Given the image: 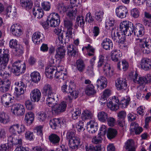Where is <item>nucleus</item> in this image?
<instances>
[{
    "label": "nucleus",
    "instance_id": "1",
    "mask_svg": "<svg viewBox=\"0 0 151 151\" xmlns=\"http://www.w3.org/2000/svg\"><path fill=\"white\" fill-rule=\"evenodd\" d=\"M9 59V51L7 50L0 49V75L4 79L0 85V91L5 93L8 91L11 86V82L6 79L9 74L5 70Z\"/></svg>",
    "mask_w": 151,
    "mask_h": 151
},
{
    "label": "nucleus",
    "instance_id": "2",
    "mask_svg": "<svg viewBox=\"0 0 151 151\" xmlns=\"http://www.w3.org/2000/svg\"><path fill=\"white\" fill-rule=\"evenodd\" d=\"M119 28L120 31L123 32L124 35L129 36L133 33L134 27L131 22L124 21L120 23Z\"/></svg>",
    "mask_w": 151,
    "mask_h": 151
},
{
    "label": "nucleus",
    "instance_id": "3",
    "mask_svg": "<svg viewBox=\"0 0 151 151\" xmlns=\"http://www.w3.org/2000/svg\"><path fill=\"white\" fill-rule=\"evenodd\" d=\"M26 68L24 62L18 61L14 62L12 65V70L13 73L16 76H19L24 73Z\"/></svg>",
    "mask_w": 151,
    "mask_h": 151
},
{
    "label": "nucleus",
    "instance_id": "4",
    "mask_svg": "<svg viewBox=\"0 0 151 151\" xmlns=\"http://www.w3.org/2000/svg\"><path fill=\"white\" fill-rule=\"evenodd\" d=\"M62 36L58 37L56 41V45L59 46L56 50V53L55 57L56 58H62L64 57L65 55V50L63 46V44L62 42Z\"/></svg>",
    "mask_w": 151,
    "mask_h": 151
},
{
    "label": "nucleus",
    "instance_id": "5",
    "mask_svg": "<svg viewBox=\"0 0 151 151\" xmlns=\"http://www.w3.org/2000/svg\"><path fill=\"white\" fill-rule=\"evenodd\" d=\"M15 85L17 87L15 88V93L17 97L23 94L26 91V86L22 81H17L15 83Z\"/></svg>",
    "mask_w": 151,
    "mask_h": 151
},
{
    "label": "nucleus",
    "instance_id": "6",
    "mask_svg": "<svg viewBox=\"0 0 151 151\" xmlns=\"http://www.w3.org/2000/svg\"><path fill=\"white\" fill-rule=\"evenodd\" d=\"M142 41L144 43L141 46L142 50L144 53H150L151 52V40L149 38H146Z\"/></svg>",
    "mask_w": 151,
    "mask_h": 151
},
{
    "label": "nucleus",
    "instance_id": "7",
    "mask_svg": "<svg viewBox=\"0 0 151 151\" xmlns=\"http://www.w3.org/2000/svg\"><path fill=\"white\" fill-rule=\"evenodd\" d=\"M50 19L49 22L51 27H56L60 24V17L58 14L57 13H53L50 16Z\"/></svg>",
    "mask_w": 151,
    "mask_h": 151
},
{
    "label": "nucleus",
    "instance_id": "8",
    "mask_svg": "<svg viewBox=\"0 0 151 151\" xmlns=\"http://www.w3.org/2000/svg\"><path fill=\"white\" fill-rule=\"evenodd\" d=\"M12 113L17 116L23 115L25 113V109L24 106L20 104H16L13 106Z\"/></svg>",
    "mask_w": 151,
    "mask_h": 151
},
{
    "label": "nucleus",
    "instance_id": "9",
    "mask_svg": "<svg viewBox=\"0 0 151 151\" xmlns=\"http://www.w3.org/2000/svg\"><path fill=\"white\" fill-rule=\"evenodd\" d=\"M115 12L117 16L122 19L126 17L128 11L126 7L123 6H120L116 8Z\"/></svg>",
    "mask_w": 151,
    "mask_h": 151
},
{
    "label": "nucleus",
    "instance_id": "10",
    "mask_svg": "<svg viewBox=\"0 0 151 151\" xmlns=\"http://www.w3.org/2000/svg\"><path fill=\"white\" fill-rule=\"evenodd\" d=\"M46 99V104L50 107H52L58 101V95L56 93L52 94L50 96H48Z\"/></svg>",
    "mask_w": 151,
    "mask_h": 151
},
{
    "label": "nucleus",
    "instance_id": "11",
    "mask_svg": "<svg viewBox=\"0 0 151 151\" xmlns=\"http://www.w3.org/2000/svg\"><path fill=\"white\" fill-rule=\"evenodd\" d=\"M13 97L10 94L6 93L3 94L1 98V101L6 106L10 105L14 101Z\"/></svg>",
    "mask_w": 151,
    "mask_h": 151
},
{
    "label": "nucleus",
    "instance_id": "12",
    "mask_svg": "<svg viewBox=\"0 0 151 151\" xmlns=\"http://www.w3.org/2000/svg\"><path fill=\"white\" fill-rule=\"evenodd\" d=\"M11 31L15 36H19L22 34V27L19 24H14L11 27Z\"/></svg>",
    "mask_w": 151,
    "mask_h": 151
},
{
    "label": "nucleus",
    "instance_id": "13",
    "mask_svg": "<svg viewBox=\"0 0 151 151\" xmlns=\"http://www.w3.org/2000/svg\"><path fill=\"white\" fill-rule=\"evenodd\" d=\"M140 65L143 70H149L151 68V60L148 58H143L141 60Z\"/></svg>",
    "mask_w": 151,
    "mask_h": 151
},
{
    "label": "nucleus",
    "instance_id": "14",
    "mask_svg": "<svg viewBox=\"0 0 151 151\" xmlns=\"http://www.w3.org/2000/svg\"><path fill=\"white\" fill-rule=\"evenodd\" d=\"M116 86L118 90L123 91L126 90L127 86L126 80L120 78L118 79L116 82Z\"/></svg>",
    "mask_w": 151,
    "mask_h": 151
},
{
    "label": "nucleus",
    "instance_id": "15",
    "mask_svg": "<svg viewBox=\"0 0 151 151\" xmlns=\"http://www.w3.org/2000/svg\"><path fill=\"white\" fill-rule=\"evenodd\" d=\"M81 142V141L80 138L76 136L69 142L68 145L69 147L72 149L76 150L78 149Z\"/></svg>",
    "mask_w": 151,
    "mask_h": 151
},
{
    "label": "nucleus",
    "instance_id": "16",
    "mask_svg": "<svg viewBox=\"0 0 151 151\" xmlns=\"http://www.w3.org/2000/svg\"><path fill=\"white\" fill-rule=\"evenodd\" d=\"M87 125V129L90 133H94L98 130V124L94 120L89 121Z\"/></svg>",
    "mask_w": 151,
    "mask_h": 151
},
{
    "label": "nucleus",
    "instance_id": "17",
    "mask_svg": "<svg viewBox=\"0 0 151 151\" xmlns=\"http://www.w3.org/2000/svg\"><path fill=\"white\" fill-rule=\"evenodd\" d=\"M41 96V92L37 89H35L32 90L30 94L31 100L34 102H38L40 100Z\"/></svg>",
    "mask_w": 151,
    "mask_h": 151
},
{
    "label": "nucleus",
    "instance_id": "18",
    "mask_svg": "<svg viewBox=\"0 0 151 151\" xmlns=\"http://www.w3.org/2000/svg\"><path fill=\"white\" fill-rule=\"evenodd\" d=\"M132 78L134 83L140 85L144 84L148 82V80L146 77H139L138 74L136 72L133 75Z\"/></svg>",
    "mask_w": 151,
    "mask_h": 151
},
{
    "label": "nucleus",
    "instance_id": "19",
    "mask_svg": "<svg viewBox=\"0 0 151 151\" xmlns=\"http://www.w3.org/2000/svg\"><path fill=\"white\" fill-rule=\"evenodd\" d=\"M103 125H102L100 128V132L99 133V136L98 137L95 136L92 139V142L93 143L97 144L100 143L103 140L102 137H104V131L103 130Z\"/></svg>",
    "mask_w": 151,
    "mask_h": 151
},
{
    "label": "nucleus",
    "instance_id": "20",
    "mask_svg": "<svg viewBox=\"0 0 151 151\" xmlns=\"http://www.w3.org/2000/svg\"><path fill=\"white\" fill-rule=\"evenodd\" d=\"M43 37V34L39 32H35L32 37V40L34 43L36 44H39L42 42Z\"/></svg>",
    "mask_w": 151,
    "mask_h": 151
},
{
    "label": "nucleus",
    "instance_id": "21",
    "mask_svg": "<svg viewBox=\"0 0 151 151\" xmlns=\"http://www.w3.org/2000/svg\"><path fill=\"white\" fill-rule=\"evenodd\" d=\"M144 32L145 29L143 25L139 23L137 24L134 31V35L137 37H141L144 35Z\"/></svg>",
    "mask_w": 151,
    "mask_h": 151
},
{
    "label": "nucleus",
    "instance_id": "22",
    "mask_svg": "<svg viewBox=\"0 0 151 151\" xmlns=\"http://www.w3.org/2000/svg\"><path fill=\"white\" fill-rule=\"evenodd\" d=\"M122 56V53L120 50L115 49L111 52V58L112 60L114 62H117Z\"/></svg>",
    "mask_w": 151,
    "mask_h": 151
},
{
    "label": "nucleus",
    "instance_id": "23",
    "mask_svg": "<svg viewBox=\"0 0 151 151\" xmlns=\"http://www.w3.org/2000/svg\"><path fill=\"white\" fill-rule=\"evenodd\" d=\"M111 31V37L113 40L117 42L118 40L119 41L121 39V32H119L117 29L114 28Z\"/></svg>",
    "mask_w": 151,
    "mask_h": 151
},
{
    "label": "nucleus",
    "instance_id": "24",
    "mask_svg": "<svg viewBox=\"0 0 151 151\" xmlns=\"http://www.w3.org/2000/svg\"><path fill=\"white\" fill-rule=\"evenodd\" d=\"M77 12L76 8L75 7L71 6L68 10H67L66 15L70 19H74L76 16Z\"/></svg>",
    "mask_w": 151,
    "mask_h": 151
},
{
    "label": "nucleus",
    "instance_id": "25",
    "mask_svg": "<svg viewBox=\"0 0 151 151\" xmlns=\"http://www.w3.org/2000/svg\"><path fill=\"white\" fill-rule=\"evenodd\" d=\"M6 15L8 17L13 18L17 15L16 9L14 7L11 6H8L6 9Z\"/></svg>",
    "mask_w": 151,
    "mask_h": 151
},
{
    "label": "nucleus",
    "instance_id": "26",
    "mask_svg": "<svg viewBox=\"0 0 151 151\" xmlns=\"http://www.w3.org/2000/svg\"><path fill=\"white\" fill-rule=\"evenodd\" d=\"M131 132H135L136 134H140L142 131V128L138 126V124L135 122L132 123L130 126Z\"/></svg>",
    "mask_w": 151,
    "mask_h": 151
},
{
    "label": "nucleus",
    "instance_id": "27",
    "mask_svg": "<svg viewBox=\"0 0 151 151\" xmlns=\"http://www.w3.org/2000/svg\"><path fill=\"white\" fill-rule=\"evenodd\" d=\"M124 148L127 151H135V148L134 146V143L133 140L129 139L125 143Z\"/></svg>",
    "mask_w": 151,
    "mask_h": 151
},
{
    "label": "nucleus",
    "instance_id": "28",
    "mask_svg": "<svg viewBox=\"0 0 151 151\" xmlns=\"http://www.w3.org/2000/svg\"><path fill=\"white\" fill-rule=\"evenodd\" d=\"M43 93L46 96H50L52 94L56 93L53 92L52 88L50 85L46 84L43 87Z\"/></svg>",
    "mask_w": 151,
    "mask_h": 151
},
{
    "label": "nucleus",
    "instance_id": "29",
    "mask_svg": "<svg viewBox=\"0 0 151 151\" xmlns=\"http://www.w3.org/2000/svg\"><path fill=\"white\" fill-rule=\"evenodd\" d=\"M114 23V20L109 19H106L105 27L107 30L105 31V33H104V34L107 35L108 33L110 32L111 29L114 28L113 27Z\"/></svg>",
    "mask_w": 151,
    "mask_h": 151
},
{
    "label": "nucleus",
    "instance_id": "30",
    "mask_svg": "<svg viewBox=\"0 0 151 151\" xmlns=\"http://www.w3.org/2000/svg\"><path fill=\"white\" fill-rule=\"evenodd\" d=\"M69 93L70 94L71 96L70 97L68 96L67 97H66L65 99L67 102L70 103L71 102L73 98L76 99L78 97L79 92L77 90H75L73 88H72V92H69Z\"/></svg>",
    "mask_w": 151,
    "mask_h": 151
},
{
    "label": "nucleus",
    "instance_id": "31",
    "mask_svg": "<svg viewBox=\"0 0 151 151\" xmlns=\"http://www.w3.org/2000/svg\"><path fill=\"white\" fill-rule=\"evenodd\" d=\"M10 121V118L8 114L4 112H0V122L6 124Z\"/></svg>",
    "mask_w": 151,
    "mask_h": 151
},
{
    "label": "nucleus",
    "instance_id": "32",
    "mask_svg": "<svg viewBox=\"0 0 151 151\" xmlns=\"http://www.w3.org/2000/svg\"><path fill=\"white\" fill-rule=\"evenodd\" d=\"M34 119V115L32 112H29L26 114L24 118L25 122L27 124H30L33 122Z\"/></svg>",
    "mask_w": 151,
    "mask_h": 151
},
{
    "label": "nucleus",
    "instance_id": "33",
    "mask_svg": "<svg viewBox=\"0 0 151 151\" xmlns=\"http://www.w3.org/2000/svg\"><path fill=\"white\" fill-rule=\"evenodd\" d=\"M55 77L57 81L61 82L67 78V76L65 73L56 71L55 72Z\"/></svg>",
    "mask_w": 151,
    "mask_h": 151
},
{
    "label": "nucleus",
    "instance_id": "34",
    "mask_svg": "<svg viewBox=\"0 0 151 151\" xmlns=\"http://www.w3.org/2000/svg\"><path fill=\"white\" fill-rule=\"evenodd\" d=\"M76 65L77 69L80 72H83L85 67L83 60L81 59L76 61Z\"/></svg>",
    "mask_w": 151,
    "mask_h": 151
},
{
    "label": "nucleus",
    "instance_id": "35",
    "mask_svg": "<svg viewBox=\"0 0 151 151\" xmlns=\"http://www.w3.org/2000/svg\"><path fill=\"white\" fill-rule=\"evenodd\" d=\"M32 81L34 83H37L40 81L41 76L40 74L37 71H34L31 74Z\"/></svg>",
    "mask_w": 151,
    "mask_h": 151
},
{
    "label": "nucleus",
    "instance_id": "36",
    "mask_svg": "<svg viewBox=\"0 0 151 151\" xmlns=\"http://www.w3.org/2000/svg\"><path fill=\"white\" fill-rule=\"evenodd\" d=\"M73 83L70 82L68 86L66 84L63 85L61 87V90L63 92L67 93H69V92H72L73 86Z\"/></svg>",
    "mask_w": 151,
    "mask_h": 151
},
{
    "label": "nucleus",
    "instance_id": "37",
    "mask_svg": "<svg viewBox=\"0 0 151 151\" xmlns=\"http://www.w3.org/2000/svg\"><path fill=\"white\" fill-rule=\"evenodd\" d=\"M49 139L50 142L54 144L58 143L60 140L59 137L54 134H52L49 136Z\"/></svg>",
    "mask_w": 151,
    "mask_h": 151
},
{
    "label": "nucleus",
    "instance_id": "38",
    "mask_svg": "<svg viewBox=\"0 0 151 151\" xmlns=\"http://www.w3.org/2000/svg\"><path fill=\"white\" fill-rule=\"evenodd\" d=\"M117 134V131L116 129L109 128L107 130V136L109 139H111L114 138Z\"/></svg>",
    "mask_w": 151,
    "mask_h": 151
},
{
    "label": "nucleus",
    "instance_id": "39",
    "mask_svg": "<svg viewBox=\"0 0 151 151\" xmlns=\"http://www.w3.org/2000/svg\"><path fill=\"white\" fill-rule=\"evenodd\" d=\"M55 68L56 67L52 66L46 68L45 70L46 75L50 78H52L53 73L55 72Z\"/></svg>",
    "mask_w": 151,
    "mask_h": 151
},
{
    "label": "nucleus",
    "instance_id": "40",
    "mask_svg": "<svg viewBox=\"0 0 151 151\" xmlns=\"http://www.w3.org/2000/svg\"><path fill=\"white\" fill-rule=\"evenodd\" d=\"M20 2L22 7L26 9L31 8L32 4L31 0H20Z\"/></svg>",
    "mask_w": 151,
    "mask_h": 151
},
{
    "label": "nucleus",
    "instance_id": "41",
    "mask_svg": "<svg viewBox=\"0 0 151 151\" xmlns=\"http://www.w3.org/2000/svg\"><path fill=\"white\" fill-rule=\"evenodd\" d=\"M33 15L37 18H41L43 16L44 13L41 8H38L36 10L34 8L33 10Z\"/></svg>",
    "mask_w": 151,
    "mask_h": 151
},
{
    "label": "nucleus",
    "instance_id": "42",
    "mask_svg": "<svg viewBox=\"0 0 151 151\" xmlns=\"http://www.w3.org/2000/svg\"><path fill=\"white\" fill-rule=\"evenodd\" d=\"M94 87L93 85H88L85 89L86 94L88 96L95 94L96 93V91L94 89Z\"/></svg>",
    "mask_w": 151,
    "mask_h": 151
},
{
    "label": "nucleus",
    "instance_id": "43",
    "mask_svg": "<svg viewBox=\"0 0 151 151\" xmlns=\"http://www.w3.org/2000/svg\"><path fill=\"white\" fill-rule=\"evenodd\" d=\"M93 115L92 112L88 110H85L82 113L81 117L83 119L85 120L92 118Z\"/></svg>",
    "mask_w": 151,
    "mask_h": 151
},
{
    "label": "nucleus",
    "instance_id": "44",
    "mask_svg": "<svg viewBox=\"0 0 151 151\" xmlns=\"http://www.w3.org/2000/svg\"><path fill=\"white\" fill-rule=\"evenodd\" d=\"M85 148L86 151H98L100 150L101 149V145H98L94 146L93 145H86Z\"/></svg>",
    "mask_w": 151,
    "mask_h": 151
},
{
    "label": "nucleus",
    "instance_id": "45",
    "mask_svg": "<svg viewBox=\"0 0 151 151\" xmlns=\"http://www.w3.org/2000/svg\"><path fill=\"white\" fill-rule=\"evenodd\" d=\"M119 47L121 49L127 50L128 47L129 43L127 41L124 37L119 41Z\"/></svg>",
    "mask_w": 151,
    "mask_h": 151
},
{
    "label": "nucleus",
    "instance_id": "46",
    "mask_svg": "<svg viewBox=\"0 0 151 151\" xmlns=\"http://www.w3.org/2000/svg\"><path fill=\"white\" fill-rule=\"evenodd\" d=\"M60 123L59 119H54L51 120L50 122V125L53 129H55L56 127Z\"/></svg>",
    "mask_w": 151,
    "mask_h": 151
},
{
    "label": "nucleus",
    "instance_id": "47",
    "mask_svg": "<svg viewBox=\"0 0 151 151\" xmlns=\"http://www.w3.org/2000/svg\"><path fill=\"white\" fill-rule=\"evenodd\" d=\"M130 99V97L127 96L126 98L122 99L120 101V104L122 105L123 108H126L128 105Z\"/></svg>",
    "mask_w": 151,
    "mask_h": 151
},
{
    "label": "nucleus",
    "instance_id": "48",
    "mask_svg": "<svg viewBox=\"0 0 151 151\" xmlns=\"http://www.w3.org/2000/svg\"><path fill=\"white\" fill-rule=\"evenodd\" d=\"M105 117L107 119V123L109 126L111 127L114 126L116 123V120L113 117L108 118L107 114L104 113V118Z\"/></svg>",
    "mask_w": 151,
    "mask_h": 151
},
{
    "label": "nucleus",
    "instance_id": "49",
    "mask_svg": "<svg viewBox=\"0 0 151 151\" xmlns=\"http://www.w3.org/2000/svg\"><path fill=\"white\" fill-rule=\"evenodd\" d=\"M96 85L98 88L101 89L104 88V77L103 76L100 77L97 80Z\"/></svg>",
    "mask_w": 151,
    "mask_h": 151
},
{
    "label": "nucleus",
    "instance_id": "50",
    "mask_svg": "<svg viewBox=\"0 0 151 151\" xmlns=\"http://www.w3.org/2000/svg\"><path fill=\"white\" fill-rule=\"evenodd\" d=\"M81 114V111L79 108L76 109L72 112V117L74 119H77L80 116Z\"/></svg>",
    "mask_w": 151,
    "mask_h": 151
},
{
    "label": "nucleus",
    "instance_id": "51",
    "mask_svg": "<svg viewBox=\"0 0 151 151\" xmlns=\"http://www.w3.org/2000/svg\"><path fill=\"white\" fill-rule=\"evenodd\" d=\"M50 3L47 1H44L41 4V6L42 9L46 11L50 10L51 8Z\"/></svg>",
    "mask_w": 151,
    "mask_h": 151
},
{
    "label": "nucleus",
    "instance_id": "52",
    "mask_svg": "<svg viewBox=\"0 0 151 151\" xmlns=\"http://www.w3.org/2000/svg\"><path fill=\"white\" fill-rule=\"evenodd\" d=\"M51 111L53 114L58 115L62 113V112L59 109L57 103L51 107Z\"/></svg>",
    "mask_w": 151,
    "mask_h": 151
},
{
    "label": "nucleus",
    "instance_id": "53",
    "mask_svg": "<svg viewBox=\"0 0 151 151\" xmlns=\"http://www.w3.org/2000/svg\"><path fill=\"white\" fill-rule=\"evenodd\" d=\"M113 46V43L109 39L106 38L104 40V49L109 50L111 47Z\"/></svg>",
    "mask_w": 151,
    "mask_h": 151
},
{
    "label": "nucleus",
    "instance_id": "54",
    "mask_svg": "<svg viewBox=\"0 0 151 151\" xmlns=\"http://www.w3.org/2000/svg\"><path fill=\"white\" fill-rule=\"evenodd\" d=\"M76 136L75 133L74 131H68L66 134V138L67 140L68 141V143L71 140L73 139V137H75Z\"/></svg>",
    "mask_w": 151,
    "mask_h": 151
},
{
    "label": "nucleus",
    "instance_id": "55",
    "mask_svg": "<svg viewBox=\"0 0 151 151\" xmlns=\"http://www.w3.org/2000/svg\"><path fill=\"white\" fill-rule=\"evenodd\" d=\"M106 105L107 107L112 110H116L119 107V106L113 104V102L111 101L107 102Z\"/></svg>",
    "mask_w": 151,
    "mask_h": 151
},
{
    "label": "nucleus",
    "instance_id": "56",
    "mask_svg": "<svg viewBox=\"0 0 151 151\" xmlns=\"http://www.w3.org/2000/svg\"><path fill=\"white\" fill-rule=\"evenodd\" d=\"M85 21L84 20V17L82 16H78L76 19L78 25L82 27H83L85 23Z\"/></svg>",
    "mask_w": 151,
    "mask_h": 151
},
{
    "label": "nucleus",
    "instance_id": "57",
    "mask_svg": "<svg viewBox=\"0 0 151 151\" xmlns=\"http://www.w3.org/2000/svg\"><path fill=\"white\" fill-rule=\"evenodd\" d=\"M64 23L65 28H73V24L71 20L66 18L64 20Z\"/></svg>",
    "mask_w": 151,
    "mask_h": 151
},
{
    "label": "nucleus",
    "instance_id": "58",
    "mask_svg": "<svg viewBox=\"0 0 151 151\" xmlns=\"http://www.w3.org/2000/svg\"><path fill=\"white\" fill-rule=\"evenodd\" d=\"M57 9L58 12L61 14L65 12L67 10L66 7L63 4L58 5Z\"/></svg>",
    "mask_w": 151,
    "mask_h": 151
},
{
    "label": "nucleus",
    "instance_id": "59",
    "mask_svg": "<svg viewBox=\"0 0 151 151\" xmlns=\"http://www.w3.org/2000/svg\"><path fill=\"white\" fill-rule=\"evenodd\" d=\"M131 15L134 18H138L139 15V12L137 8H135L131 10Z\"/></svg>",
    "mask_w": 151,
    "mask_h": 151
},
{
    "label": "nucleus",
    "instance_id": "60",
    "mask_svg": "<svg viewBox=\"0 0 151 151\" xmlns=\"http://www.w3.org/2000/svg\"><path fill=\"white\" fill-rule=\"evenodd\" d=\"M104 13L102 11H99L96 12L95 14L96 19L99 22L101 21L103 16Z\"/></svg>",
    "mask_w": 151,
    "mask_h": 151
},
{
    "label": "nucleus",
    "instance_id": "61",
    "mask_svg": "<svg viewBox=\"0 0 151 151\" xmlns=\"http://www.w3.org/2000/svg\"><path fill=\"white\" fill-rule=\"evenodd\" d=\"M25 106L26 108L29 110L33 109L35 107L34 105L32 104V101L29 100H28L26 101Z\"/></svg>",
    "mask_w": 151,
    "mask_h": 151
},
{
    "label": "nucleus",
    "instance_id": "62",
    "mask_svg": "<svg viewBox=\"0 0 151 151\" xmlns=\"http://www.w3.org/2000/svg\"><path fill=\"white\" fill-rule=\"evenodd\" d=\"M83 124L82 122L79 121L77 124L76 127L77 131L79 132L83 131L84 129L83 128Z\"/></svg>",
    "mask_w": 151,
    "mask_h": 151
},
{
    "label": "nucleus",
    "instance_id": "63",
    "mask_svg": "<svg viewBox=\"0 0 151 151\" xmlns=\"http://www.w3.org/2000/svg\"><path fill=\"white\" fill-rule=\"evenodd\" d=\"M58 106L59 109L62 112H64L66 109L67 104L66 102L64 101L61 102L60 104H57Z\"/></svg>",
    "mask_w": 151,
    "mask_h": 151
},
{
    "label": "nucleus",
    "instance_id": "64",
    "mask_svg": "<svg viewBox=\"0 0 151 151\" xmlns=\"http://www.w3.org/2000/svg\"><path fill=\"white\" fill-rule=\"evenodd\" d=\"M17 42L16 40L12 39L9 42V46L12 48L15 49L19 45L17 44Z\"/></svg>",
    "mask_w": 151,
    "mask_h": 151
}]
</instances>
